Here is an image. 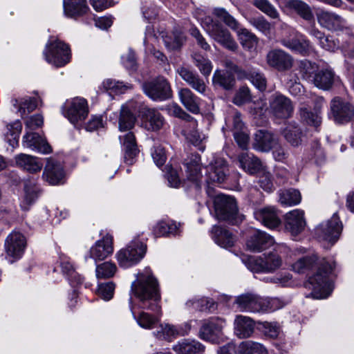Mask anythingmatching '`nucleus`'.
<instances>
[{
    "instance_id": "f3484780",
    "label": "nucleus",
    "mask_w": 354,
    "mask_h": 354,
    "mask_svg": "<svg viewBox=\"0 0 354 354\" xmlns=\"http://www.w3.org/2000/svg\"><path fill=\"white\" fill-rule=\"evenodd\" d=\"M113 252V236L106 234L91 248L89 257L95 261H102L111 255Z\"/></svg>"
},
{
    "instance_id": "8fccbe9b",
    "label": "nucleus",
    "mask_w": 354,
    "mask_h": 354,
    "mask_svg": "<svg viewBox=\"0 0 354 354\" xmlns=\"http://www.w3.org/2000/svg\"><path fill=\"white\" fill-rule=\"evenodd\" d=\"M279 201L283 205L292 206L301 201V194L298 190L287 189L281 192Z\"/></svg>"
},
{
    "instance_id": "49530a36",
    "label": "nucleus",
    "mask_w": 354,
    "mask_h": 354,
    "mask_svg": "<svg viewBox=\"0 0 354 354\" xmlns=\"http://www.w3.org/2000/svg\"><path fill=\"white\" fill-rule=\"evenodd\" d=\"M7 131L6 138L8 144L13 148L18 146L19 138L22 130V125L20 121L17 120L6 125Z\"/></svg>"
},
{
    "instance_id": "c756f323",
    "label": "nucleus",
    "mask_w": 354,
    "mask_h": 354,
    "mask_svg": "<svg viewBox=\"0 0 354 354\" xmlns=\"http://www.w3.org/2000/svg\"><path fill=\"white\" fill-rule=\"evenodd\" d=\"M254 218L269 228H274L281 223V220L274 207H265L254 212Z\"/></svg>"
},
{
    "instance_id": "423d86ee",
    "label": "nucleus",
    "mask_w": 354,
    "mask_h": 354,
    "mask_svg": "<svg viewBox=\"0 0 354 354\" xmlns=\"http://www.w3.org/2000/svg\"><path fill=\"white\" fill-rule=\"evenodd\" d=\"M46 61L57 67H61L70 61L71 53L68 45L54 37H50L43 52Z\"/></svg>"
},
{
    "instance_id": "052dcab7",
    "label": "nucleus",
    "mask_w": 354,
    "mask_h": 354,
    "mask_svg": "<svg viewBox=\"0 0 354 354\" xmlns=\"http://www.w3.org/2000/svg\"><path fill=\"white\" fill-rule=\"evenodd\" d=\"M260 325L263 333L270 338L275 339L281 333L280 326L277 322H263Z\"/></svg>"
},
{
    "instance_id": "473e14b6",
    "label": "nucleus",
    "mask_w": 354,
    "mask_h": 354,
    "mask_svg": "<svg viewBox=\"0 0 354 354\" xmlns=\"http://www.w3.org/2000/svg\"><path fill=\"white\" fill-rule=\"evenodd\" d=\"M187 178L189 180L197 183L202 178L201 156L191 154L184 162Z\"/></svg>"
},
{
    "instance_id": "c9c22d12",
    "label": "nucleus",
    "mask_w": 354,
    "mask_h": 354,
    "mask_svg": "<svg viewBox=\"0 0 354 354\" xmlns=\"http://www.w3.org/2000/svg\"><path fill=\"white\" fill-rule=\"evenodd\" d=\"M130 309L133 318L136 319L138 324L145 329H152L160 322V319L156 315H152L143 310L136 313L132 304V299H129Z\"/></svg>"
},
{
    "instance_id": "79ce46f5",
    "label": "nucleus",
    "mask_w": 354,
    "mask_h": 354,
    "mask_svg": "<svg viewBox=\"0 0 354 354\" xmlns=\"http://www.w3.org/2000/svg\"><path fill=\"white\" fill-rule=\"evenodd\" d=\"M178 97L183 106L194 114L200 113L199 99L187 88L178 91Z\"/></svg>"
},
{
    "instance_id": "5fc2aeb1",
    "label": "nucleus",
    "mask_w": 354,
    "mask_h": 354,
    "mask_svg": "<svg viewBox=\"0 0 354 354\" xmlns=\"http://www.w3.org/2000/svg\"><path fill=\"white\" fill-rule=\"evenodd\" d=\"M298 80L299 78L295 73H290L287 75L286 84L292 95L299 96L304 92V87Z\"/></svg>"
},
{
    "instance_id": "864d4df0",
    "label": "nucleus",
    "mask_w": 354,
    "mask_h": 354,
    "mask_svg": "<svg viewBox=\"0 0 354 354\" xmlns=\"http://www.w3.org/2000/svg\"><path fill=\"white\" fill-rule=\"evenodd\" d=\"M153 334L159 339L169 340L171 337H174L178 334V330L173 325L161 324Z\"/></svg>"
},
{
    "instance_id": "a211bd4d",
    "label": "nucleus",
    "mask_w": 354,
    "mask_h": 354,
    "mask_svg": "<svg viewBox=\"0 0 354 354\" xmlns=\"http://www.w3.org/2000/svg\"><path fill=\"white\" fill-rule=\"evenodd\" d=\"M141 125L147 131L160 130L164 124L162 115L156 109L142 107L140 111Z\"/></svg>"
},
{
    "instance_id": "603ef678",
    "label": "nucleus",
    "mask_w": 354,
    "mask_h": 354,
    "mask_svg": "<svg viewBox=\"0 0 354 354\" xmlns=\"http://www.w3.org/2000/svg\"><path fill=\"white\" fill-rule=\"evenodd\" d=\"M213 82L218 84L225 89H230L234 84V79L233 76L227 72H221L216 71L213 75Z\"/></svg>"
},
{
    "instance_id": "aec40b11",
    "label": "nucleus",
    "mask_w": 354,
    "mask_h": 354,
    "mask_svg": "<svg viewBox=\"0 0 354 354\" xmlns=\"http://www.w3.org/2000/svg\"><path fill=\"white\" fill-rule=\"evenodd\" d=\"M306 226L304 212L299 209L290 211L285 215V227L292 236L300 234Z\"/></svg>"
},
{
    "instance_id": "ea45409f",
    "label": "nucleus",
    "mask_w": 354,
    "mask_h": 354,
    "mask_svg": "<svg viewBox=\"0 0 354 354\" xmlns=\"http://www.w3.org/2000/svg\"><path fill=\"white\" fill-rule=\"evenodd\" d=\"M205 347L195 339H185L179 341L173 346L176 354H199L204 351Z\"/></svg>"
},
{
    "instance_id": "a18cd8bd",
    "label": "nucleus",
    "mask_w": 354,
    "mask_h": 354,
    "mask_svg": "<svg viewBox=\"0 0 354 354\" xmlns=\"http://www.w3.org/2000/svg\"><path fill=\"white\" fill-rule=\"evenodd\" d=\"M178 226L176 223L171 220L160 221L153 228V234L156 237H161L170 234L177 232Z\"/></svg>"
},
{
    "instance_id": "680f3d73",
    "label": "nucleus",
    "mask_w": 354,
    "mask_h": 354,
    "mask_svg": "<svg viewBox=\"0 0 354 354\" xmlns=\"http://www.w3.org/2000/svg\"><path fill=\"white\" fill-rule=\"evenodd\" d=\"M299 114L301 120L308 124L317 127L321 123V118L318 113L311 112L306 107H301L299 110Z\"/></svg>"
},
{
    "instance_id": "2f4dec72",
    "label": "nucleus",
    "mask_w": 354,
    "mask_h": 354,
    "mask_svg": "<svg viewBox=\"0 0 354 354\" xmlns=\"http://www.w3.org/2000/svg\"><path fill=\"white\" fill-rule=\"evenodd\" d=\"M240 167L250 174H256L264 167L261 161L252 153L243 152L238 156Z\"/></svg>"
},
{
    "instance_id": "b1692460",
    "label": "nucleus",
    "mask_w": 354,
    "mask_h": 354,
    "mask_svg": "<svg viewBox=\"0 0 354 354\" xmlns=\"http://www.w3.org/2000/svg\"><path fill=\"white\" fill-rule=\"evenodd\" d=\"M274 243L273 238L260 230H254L246 242L247 248L252 252H261Z\"/></svg>"
},
{
    "instance_id": "338daca9",
    "label": "nucleus",
    "mask_w": 354,
    "mask_h": 354,
    "mask_svg": "<svg viewBox=\"0 0 354 354\" xmlns=\"http://www.w3.org/2000/svg\"><path fill=\"white\" fill-rule=\"evenodd\" d=\"M317 65L308 60L301 62L300 72L304 79L311 82L314 74L317 72Z\"/></svg>"
},
{
    "instance_id": "1a4fd4ad",
    "label": "nucleus",
    "mask_w": 354,
    "mask_h": 354,
    "mask_svg": "<svg viewBox=\"0 0 354 354\" xmlns=\"http://www.w3.org/2000/svg\"><path fill=\"white\" fill-rule=\"evenodd\" d=\"M62 113L72 124H76L87 117L88 102L86 99L80 97L68 99L62 105Z\"/></svg>"
},
{
    "instance_id": "5701e85b",
    "label": "nucleus",
    "mask_w": 354,
    "mask_h": 354,
    "mask_svg": "<svg viewBox=\"0 0 354 354\" xmlns=\"http://www.w3.org/2000/svg\"><path fill=\"white\" fill-rule=\"evenodd\" d=\"M22 145L39 153L47 154L52 151L50 146L38 133L28 131L23 136Z\"/></svg>"
},
{
    "instance_id": "0e129e2a",
    "label": "nucleus",
    "mask_w": 354,
    "mask_h": 354,
    "mask_svg": "<svg viewBox=\"0 0 354 354\" xmlns=\"http://www.w3.org/2000/svg\"><path fill=\"white\" fill-rule=\"evenodd\" d=\"M250 24L265 35H268L271 30V24L263 16L250 18Z\"/></svg>"
},
{
    "instance_id": "4be33fe9",
    "label": "nucleus",
    "mask_w": 354,
    "mask_h": 354,
    "mask_svg": "<svg viewBox=\"0 0 354 354\" xmlns=\"http://www.w3.org/2000/svg\"><path fill=\"white\" fill-rule=\"evenodd\" d=\"M208 178L216 183H223L228 171L226 161L218 156H214L212 161L207 167Z\"/></svg>"
},
{
    "instance_id": "bf43d9fd",
    "label": "nucleus",
    "mask_w": 354,
    "mask_h": 354,
    "mask_svg": "<svg viewBox=\"0 0 354 354\" xmlns=\"http://www.w3.org/2000/svg\"><path fill=\"white\" fill-rule=\"evenodd\" d=\"M340 40L339 32L337 34L336 37L330 35H325L319 44V46L326 50L335 52L339 49Z\"/></svg>"
},
{
    "instance_id": "20e7f679",
    "label": "nucleus",
    "mask_w": 354,
    "mask_h": 354,
    "mask_svg": "<svg viewBox=\"0 0 354 354\" xmlns=\"http://www.w3.org/2000/svg\"><path fill=\"white\" fill-rule=\"evenodd\" d=\"M214 214L218 220L237 224L243 220L238 213L235 199L231 196L218 194L214 198Z\"/></svg>"
},
{
    "instance_id": "6ab92c4d",
    "label": "nucleus",
    "mask_w": 354,
    "mask_h": 354,
    "mask_svg": "<svg viewBox=\"0 0 354 354\" xmlns=\"http://www.w3.org/2000/svg\"><path fill=\"white\" fill-rule=\"evenodd\" d=\"M266 61L270 66L279 71L289 70L292 66L293 63L292 57L279 49H274L268 52Z\"/></svg>"
},
{
    "instance_id": "58836bf2",
    "label": "nucleus",
    "mask_w": 354,
    "mask_h": 354,
    "mask_svg": "<svg viewBox=\"0 0 354 354\" xmlns=\"http://www.w3.org/2000/svg\"><path fill=\"white\" fill-rule=\"evenodd\" d=\"M133 109L135 110V107L132 102L122 106L119 119V129L120 131H127L133 128L136 118L131 111Z\"/></svg>"
},
{
    "instance_id": "ddd939ff",
    "label": "nucleus",
    "mask_w": 354,
    "mask_h": 354,
    "mask_svg": "<svg viewBox=\"0 0 354 354\" xmlns=\"http://www.w3.org/2000/svg\"><path fill=\"white\" fill-rule=\"evenodd\" d=\"M319 24L328 30L339 32H348L351 27L346 20L335 12L322 10L317 15Z\"/></svg>"
},
{
    "instance_id": "4d7b16f0",
    "label": "nucleus",
    "mask_w": 354,
    "mask_h": 354,
    "mask_svg": "<svg viewBox=\"0 0 354 354\" xmlns=\"http://www.w3.org/2000/svg\"><path fill=\"white\" fill-rule=\"evenodd\" d=\"M165 46L170 50L180 48L185 41V37L180 32H173L171 35L163 37Z\"/></svg>"
},
{
    "instance_id": "37998d69",
    "label": "nucleus",
    "mask_w": 354,
    "mask_h": 354,
    "mask_svg": "<svg viewBox=\"0 0 354 354\" xmlns=\"http://www.w3.org/2000/svg\"><path fill=\"white\" fill-rule=\"evenodd\" d=\"M339 50L345 57L354 59V33L351 28L348 32H339Z\"/></svg>"
},
{
    "instance_id": "f704fd0d",
    "label": "nucleus",
    "mask_w": 354,
    "mask_h": 354,
    "mask_svg": "<svg viewBox=\"0 0 354 354\" xmlns=\"http://www.w3.org/2000/svg\"><path fill=\"white\" fill-rule=\"evenodd\" d=\"M119 139L124 147V160L127 163L131 165L138 152L135 136L133 132L129 131L122 136H120Z\"/></svg>"
},
{
    "instance_id": "412c9836",
    "label": "nucleus",
    "mask_w": 354,
    "mask_h": 354,
    "mask_svg": "<svg viewBox=\"0 0 354 354\" xmlns=\"http://www.w3.org/2000/svg\"><path fill=\"white\" fill-rule=\"evenodd\" d=\"M235 303L240 311L262 312V297L252 293H245L236 298Z\"/></svg>"
},
{
    "instance_id": "13d9d810",
    "label": "nucleus",
    "mask_w": 354,
    "mask_h": 354,
    "mask_svg": "<svg viewBox=\"0 0 354 354\" xmlns=\"http://www.w3.org/2000/svg\"><path fill=\"white\" fill-rule=\"evenodd\" d=\"M104 88L107 91H111L117 94L122 93L125 91L131 88V86L128 84H124L122 82L116 81L115 80L107 79L102 83Z\"/></svg>"
},
{
    "instance_id": "7ed1b4c3",
    "label": "nucleus",
    "mask_w": 354,
    "mask_h": 354,
    "mask_svg": "<svg viewBox=\"0 0 354 354\" xmlns=\"http://www.w3.org/2000/svg\"><path fill=\"white\" fill-rule=\"evenodd\" d=\"M213 14L222 20L226 26L238 32L241 44L244 48L251 51L256 48L259 41L257 36L246 28H241L239 21L225 9L216 8L213 10Z\"/></svg>"
},
{
    "instance_id": "f257e3e1",
    "label": "nucleus",
    "mask_w": 354,
    "mask_h": 354,
    "mask_svg": "<svg viewBox=\"0 0 354 354\" xmlns=\"http://www.w3.org/2000/svg\"><path fill=\"white\" fill-rule=\"evenodd\" d=\"M315 266L317 267V271L309 278L305 286L311 290L312 297L324 299L330 295L333 289L330 274L335 267V262L332 259H319L315 254L305 257L292 264V270L297 273H304Z\"/></svg>"
},
{
    "instance_id": "f03ea898",
    "label": "nucleus",
    "mask_w": 354,
    "mask_h": 354,
    "mask_svg": "<svg viewBox=\"0 0 354 354\" xmlns=\"http://www.w3.org/2000/svg\"><path fill=\"white\" fill-rule=\"evenodd\" d=\"M131 292L139 299L140 308L159 311L160 296L158 284L150 268H146L137 274L136 280L131 284Z\"/></svg>"
},
{
    "instance_id": "c03bdc74",
    "label": "nucleus",
    "mask_w": 354,
    "mask_h": 354,
    "mask_svg": "<svg viewBox=\"0 0 354 354\" xmlns=\"http://www.w3.org/2000/svg\"><path fill=\"white\" fill-rule=\"evenodd\" d=\"M286 141L293 147H297L303 142L304 134L301 129L295 124H289L283 131Z\"/></svg>"
},
{
    "instance_id": "e433bc0d",
    "label": "nucleus",
    "mask_w": 354,
    "mask_h": 354,
    "mask_svg": "<svg viewBox=\"0 0 354 354\" xmlns=\"http://www.w3.org/2000/svg\"><path fill=\"white\" fill-rule=\"evenodd\" d=\"M64 13L70 17L85 15L89 10L86 0H63Z\"/></svg>"
},
{
    "instance_id": "393cba45",
    "label": "nucleus",
    "mask_w": 354,
    "mask_h": 354,
    "mask_svg": "<svg viewBox=\"0 0 354 354\" xmlns=\"http://www.w3.org/2000/svg\"><path fill=\"white\" fill-rule=\"evenodd\" d=\"M225 326V320L216 318L204 324L200 329V337L207 341L216 342Z\"/></svg>"
},
{
    "instance_id": "69168bd1",
    "label": "nucleus",
    "mask_w": 354,
    "mask_h": 354,
    "mask_svg": "<svg viewBox=\"0 0 354 354\" xmlns=\"http://www.w3.org/2000/svg\"><path fill=\"white\" fill-rule=\"evenodd\" d=\"M262 312L274 311L280 309L285 305L284 302L279 298H262Z\"/></svg>"
},
{
    "instance_id": "a878e982",
    "label": "nucleus",
    "mask_w": 354,
    "mask_h": 354,
    "mask_svg": "<svg viewBox=\"0 0 354 354\" xmlns=\"http://www.w3.org/2000/svg\"><path fill=\"white\" fill-rule=\"evenodd\" d=\"M337 79V77L333 69L326 67L318 69L314 74L311 82L318 88L328 91L332 88Z\"/></svg>"
},
{
    "instance_id": "6e6d98bb",
    "label": "nucleus",
    "mask_w": 354,
    "mask_h": 354,
    "mask_svg": "<svg viewBox=\"0 0 354 354\" xmlns=\"http://www.w3.org/2000/svg\"><path fill=\"white\" fill-rule=\"evenodd\" d=\"M253 5L272 19L279 17V13L268 0H254Z\"/></svg>"
},
{
    "instance_id": "de8ad7c7",
    "label": "nucleus",
    "mask_w": 354,
    "mask_h": 354,
    "mask_svg": "<svg viewBox=\"0 0 354 354\" xmlns=\"http://www.w3.org/2000/svg\"><path fill=\"white\" fill-rule=\"evenodd\" d=\"M186 306L199 311H212L216 308L215 302L208 298H194L186 302Z\"/></svg>"
},
{
    "instance_id": "dca6fc26",
    "label": "nucleus",
    "mask_w": 354,
    "mask_h": 354,
    "mask_svg": "<svg viewBox=\"0 0 354 354\" xmlns=\"http://www.w3.org/2000/svg\"><path fill=\"white\" fill-rule=\"evenodd\" d=\"M270 109L273 115L279 118H288L293 112L291 100L281 94L275 93L270 100Z\"/></svg>"
},
{
    "instance_id": "39448f33",
    "label": "nucleus",
    "mask_w": 354,
    "mask_h": 354,
    "mask_svg": "<svg viewBox=\"0 0 354 354\" xmlns=\"http://www.w3.org/2000/svg\"><path fill=\"white\" fill-rule=\"evenodd\" d=\"M242 261L253 272H273L282 264L281 258L275 252L264 254L263 257L243 256Z\"/></svg>"
},
{
    "instance_id": "09e8293b",
    "label": "nucleus",
    "mask_w": 354,
    "mask_h": 354,
    "mask_svg": "<svg viewBox=\"0 0 354 354\" xmlns=\"http://www.w3.org/2000/svg\"><path fill=\"white\" fill-rule=\"evenodd\" d=\"M238 352L239 354H268L267 349L261 344L252 341L242 342Z\"/></svg>"
},
{
    "instance_id": "bb28decb",
    "label": "nucleus",
    "mask_w": 354,
    "mask_h": 354,
    "mask_svg": "<svg viewBox=\"0 0 354 354\" xmlns=\"http://www.w3.org/2000/svg\"><path fill=\"white\" fill-rule=\"evenodd\" d=\"M15 160L19 167L32 174L39 172L44 165L41 159L26 153L17 155Z\"/></svg>"
},
{
    "instance_id": "72a5a7b5",
    "label": "nucleus",
    "mask_w": 354,
    "mask_h": 354,
    "mask_svg": "<svg viewBox=\"0 0 354 354\" xmlns=\"http://www.w3.org/2000/svg\"><path fill=\"white\" fill-rule=\"evenodd\" d=\"M24 194L20 202L22 209L28 210L35 203L40 193V189L33 181L27 180L24 187Z\"/></svg>"
},
{
    "instance_id": "774afa93",
    "label": "nucleus",
    "mask_w": 354,
    "mask_h": 354,
    "mask_svg": "<svg viewBox=\"0 0 354 354\" xmlns=\"http://www.w3.org/2000/svg\"><path fill=\"white\" fill-rule=\"evenodd\" d=\"M152 158L158 167L162 166L167 160L165 149L160 145H156L151 151Z\"/></svg>"
},
{
    "instance_id": "9b49d317",
    "label": "nucleus",
    "mask_w": 354,
    "mask_h": 354,
    "mask_svg": "<svg viewBox=\"0 0 354 354\" xmlns=\"http://www.w3.org/2000/svg\"><path fill=\"white\" fill-rule=\"evenodd\" d=\"M342 228L343 225L335 213L330 220L317 228V234L320 241L333 245L339 239Z\"/></svg>"
},
{
    "instance_id": "9d476101",
    "label": "nucleus",
    "mask_w": 354,
    "mask_h": 354,
    "mask_svg": "<svg viewBox=\"0 0 354 354\" xmlns=\"http://www.w3.org/2000/svg\"><path fill=\"white\" fill-rule=\"evenodd\" d=\"M281 44L292 51L306 54L310 48V43L306 37L292 28H287L285 35L281 39Z\"/></svg>"
},
{
    "instance_id": "3c124183",
    "label": "nucleus",
    "mask_w": 354,
    "mask_h": 354,
    "mask_svg": "<svg viewBox=\"0 0 354 354\" xmlns=\"http://www.w3.org/2000/svg\"><path fill=\"white\" fill-rule=\"evenodd\" d=\"M117 271V267L114 263L106 261L97 265L95 274L98 279H108L114 276Z\"/></svg>"
},
{
    "instance_id": "4468645a",
    "label": "nucleus",
    "mask_w": 354,
    "mask_h": 354,
    "mask_svg": "<svg viewBox=\"0 0 354 354\" xmlns=\"http://www.w3.org/2000/svg\"><path fill=\"white\" fill-rule=\"evenodd\" d=\"M5 251L11 262L19 259L26 247V239L19 232L12 231L5 240Z\"/></svg>"
},
{
    "instance_id": "a19ab883",
    "label": "nucleus",
    "mask_w": 354,
    "mask_h": 354,
    "mask_svg": "<svg viewBox=\"0 0 354 354\" xmlns=\"http://www.w3.org/2000/svg\"><path fill=\"white\" fill-rule=\"evenodd\" d=\"M276 144V140L273 135L266 131L259 130L254 136L253 147L257 151H268Z\"/></svg>"
},
{
    "instance_id": "7c9ffc66",
    "label": "nucleus",
    "mask_w": 354,
    "mask_h": 354,
    "mask_svg": "<svg viewBox=\"0 0 354 354\" xmlns=\"http://www.w3.org/2000/svg\"><path fill=\"white\" fill-rule=\"evenodd\" d=\"M234 330L238 337L248 338L254 333V323L249 317L236 315L234 322Z\"/></svg>"
},
{
    "instance_id": "6e6552de",
    "label": "nucleus",
    "mask_w": 354,
    "mask_h": 354,
    "mask_svg": "<svg viewBox=\"0 0 354 354\" xmlns=\"http://www.w3.org/2000/svg\"><path fill=\"white\" fill-rule=\"evenodd\" d=\"M146 251L143 243L133 239L126 248L121 249L116 254V259L120 267L129 268L139 262Z\"/></svg>"
},
{
    "instance_id": "cd10ccee",
    "label": "nucleus",
    "mask_w": 354,
    "mask_h": 354,
    "mask_svg": "<svg viewBox=\"0 0 354 354\" xmlns=\"http://www.w3.org/2000/svg\"><path fill=\"white\" fill-rule=\"evenodd\" d=\"M43 178L51 185L62 184L64 171L62 165L48 161L42 174Z\"/></svg>"
},
{
    "instance_id": "e2e57ef3",
    "label": "nucleus",
    "mask_w": 354,
    "mask_h": 354,
    "mask_svg": "<svg viewBox=\"0 0 354 354\" xmlns=\"http://www.w3.org/2000/svg\"><path fill=\"white\" fill-rule=\"evenodd\" d=\"M259 173L260 174L258 181L259 187L268 193L272 192L274 187L270 173L267 171L265 167Z\"/></svg>"
},
{
    "instance_id": "c85d7f7f",
    "label": "nucleus",
    "mask_w": 354,
    "mask_h": 354,
    "mask_svg": "<svg viewBox=\"0 0 354 354\" xmlns=\"http://www.w3.org/2000/svg\"><path fill=\"white\" fill-rule=\"evenodd\" d=\"M210 234L214 242L222 248L232 247L236 242L235 236L228 230L221 226H213Z\"/></svg>"
},
{
    "instance_id": "f8f14e48",
    "label": "nucleus",
    "mask_w": 354,
    "mask_h": 354,
    "mask_svg": "<svg viewBox=\"0 0 354 354\" xmlns=\"http://www.w3.org/2000/svg\"><path fill=\"white\" fill-rule=\"evenodd\" d=\"M145 93L153 100H164L170 97L171 89L167 80L163 77L148 81L142 84Z\"/></svg>"
},
{
    "instance_id": "2eb2a0df",
    "label": "nucleus",
    "mask_w": 354,
    "mask_h": 354,
    "mask_svg": "<svg viewBox=\"0 0 354 354\" xmlns=\"http://www.w3.org/2000/svg\"><path fill=\"white\" fill-rule=\"evenodd\" d=\"M330 113L335 122L346 123L354 116V106L347 100L335 97L330 102Z\"/></svg>"
},
{
    "instance_id": "4c0bfd02",
    "label": "nucleus",
    "mask_w": 354,
    "mask_h": 354,
    "mask_svg": "<svg viewBox=\"0 0 354 354\" xmlns=\"http://www.w3.org/2000/svg\"><path fill=\"white\" fill-rule=\"evenodd\" d=\"M285 8L306 21H311L314 18L310 7L302 0H288L285 2Z\"/></svg>"
},
{
    "instance_id": "0eeeda50",
    "label": "nucleus",
    "mask_w": 354,
    "mask_h": 354,
    "mask_svg": "<svg viewBox=\"0 0 354 354\" xmlns=\"http://www.w3.org/2000/svg\"><path fill=\"white\" fill-rule=\"evenodd\" d=\"M202 26L213 39L225 48L234 52L238 49V44L230 32L211 17H205Z\"/></svg>"
}]
</instances>
